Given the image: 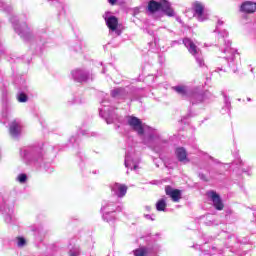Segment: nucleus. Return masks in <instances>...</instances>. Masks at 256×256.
Listing matches in <instances>:
<instances>
[{"label":"nucleus","mask_w":256,"mask_h":256,"mask_svg":"<svg viewBox=\"0 0 256 256\" xmlns=\"http://www.w3.org/2000/svg\"><path fill=\"white\" fill-rule=\"evenodd\" d=\"M128 125L133 129V131L138 133L142 138L144 145L155 149V147H159V145L163 143V140L157 131L145 124H142L139 118L133 116L128 117Z\"/></svg>","instance_id":"1"},{"label":"nucleus","mask_w":256,"mask_h":256,"mask_svg":"<svg viewBox=\"0 0 256 256\" xmlns=\"http://www.w3.org/2000/svg\"><path fill=\"white\" fill-rule=\"evenodd\" d=\"M148 11L150 13H156V11H162L167 17H175V10L171 7V3L167 0L157 2L152 0L148 3Z\"/></svg>","instance_id":"2"},{"label":"nucleus","mask_w":256,"mask_h":256,"mask_svg":"<svg viewBox=\"0 0 256 256\" xmlns=\"http://www.w3.org/2000/svg\"><path fill=\"white\" fill-rule=\"evenodd\" d=\"M183 44L188 49L189 54L195 57L198 67H205V60L203 59L201 49L197 47V44H195V42L190 38H185L183 40Z\"/></svg>","instance_id":"3"},{"label":"nucleus","mask_w":256,"mask_h":256,"mask_svg":"<svg viewBox=\"0 0 256 256\" xmlns=\"http://www.w3.org/2000/svg\"><path fill=\"white\" fill-rule=\"evenodd\" d=\"M115 211H123V206H117L113 202H105L101 208L102 219L107 223L115 221Z\"/></svg>","instance_id":"4"},{"label":"nucleus","mask_w":256,"mask_h":256,"mask_svg":"<svg viewBox=\"0 0 256 256\" xmlns=\"http://www.w3.org/2000/svg\"><path fill=\"white\" fill-rule=\"evenodd\" d=\"M11 23L13 24L14 30L24 39V41H31L33 39V33H31V29L27 26V23L19 24V20L17 17L11 18Z\"/></svg>","instance_id":"5"},{"label":"nucleus","mask_w":256,"mask_h":256,"mask_svg":"<svg viewBox=\"0 0 256 256\" xmlns=\"http://www.w3.org/2000/svg\"><path fill=\"white\" fill-rule=\"evenodd\" d=\"M20 156L24 161H41L43 154L41 153V148H22Z\"/></svg>","instance_id":"6"},{"label":"nucleus","mask_w":256,"mask_h":256,"mask_svg":"<svg viewBox=\"0 0 256 256\" xmlns=\"http://www.w3.org/2000/svg\"><path fill=\"white\" fill-rule=\"evenodd\" d=\"M7 194L0 195V211L4 215V219L7 223H12L13 221V209L9 208L7 205Z\"/></svg>","instance_id":"7"},{"label":"nucleus","mask_w":256,"mask_h":256,"mask_svg":"<svg viewBox=\"0 0 256 256\" xmlns=\"http://www.w3.org/2000/svg\"><path fill=\"white\" fill-rule=\"evenodd\" d=\"M107 27L110 29V33L119 37L121 35V29H119V20L115 16H109V14H105L104 17Z\"/></svg>","instance_id":"8"},{"label":"nucleus","mask_w":256,"mask_h":256,"mask_svg":"<svg viewBox=\"0 0 256 256\" xmlns=\"http://www.w3.org/2000/svg\"><path fill=\"white\" fill-rule=\"evenodd\" d=\"M222 54L223 55L220 57H222L223 59H226L228 63L235 61V55H237V51L231 48V41L225 40V47L223 48Z\"/></svg>","instance_id":"9"},{"label":"nucleus","mask_w":256,"mask_h":256,"mask_svg":"<svg viewBox=\"0 0 256 256\" xmlns=\"http://www.w3.org/2000/svg\"><path fill=\"white\" fill-rule=\"evenodd\" d=\"M125 167L131 169V171H137L139 169V158L135 154H126Z\"/></svg>","instance_id":"10"},{"label":"nucleus","mask_w":256,"mask_h":256,"mask_svg":"<svg viewBox=\"0 0 256 256\" xmlns=\"http://www.w3.org/2000/svg\"><path fill=\"white\" fill-rule=\"evenodd\" d=\"M194 17L198 19L199 21H207L208 16L205 13V6L201 2H195L194 3Z\"/></svg>","instance_id":"11"},{"label":"nucleus","mask_w":256,"mask_h":256,"mask_svg":"<svg viewBox=\"0 0 256 256\" xmlns=\"http://www.w3.org/2000/svg\"><path fill=\"white\" fill-rule=\"evenodd\" d=\"M72 77L74 81H77L78 83H83L87 81L91 77V75L89 74V72L81 69H76L72 71Z\"/></svg>","instance_id":"12"},{"label":"nucleus","mask_w":256,"mask_h":256,"mask_svg":"<svg viewBox=\"0 0 256 256\" xmlns=\"http://www.w3.org/2000/svg\"><path fill=\"white\" fill-rule=\"evenodd\" d=\"M207 196L212 201L215 209H217L218 211H223V202L221 201V197H219V195L216 192L210 191L207 193Z\"/></svg>","instance_id":"13"},{"label":"nucleus","mask_w":256,"mask_h":256,"mask_svg":"<svg viewBox=\"0 0 256 256\" xmlns=\"http://www.w3.org/2000/svg\"><path fill=\"white\" fill-rule=\"evenodd\" d=\"M111 191L116 197L123 198L127 195V186L124 184L114 183L111 185Z\"/></svg>","instance_id":"14"},{"label":"nucleus","mask_w":256,"mask_h":256,"mask_svg":"<svg viewBox=\"0 0 256 256\" xmlns=\"http://www.w3.org/2000/svg\"><path fill=\"white\" fill-rule=\"evenodd\" d=\"M165 193L172 199V201H174V203H179V201H181V190L166 186Z\"/></svg>","instance_id":"15"},{"label":"nucleus","mask_w":256,"mask_h":256,"mask_svg":"<svg viewBox=\"0 0 256 256\" xmlns=\"http://www.w3.org/2000/svg\"><path fill=\"white\" fill-rule=\"evenodd\" d=\"M172 89L175 91V93L180 95V97H189V95H191V89L185 85L174 86Z\"/></svg>","instance_id":"16"},{"label":"nucleus","mask_w":256,"mask_h":256,"mask_svg":"<svg viewBox=\"0 0 256 256\" xmlns=\"http://www.w3.org/2000/svg\"><path fill=\"white\" fill-rule=\"evenodd\" d=\"M240 10L243 13H255L256 12V2H252V1L244 2L241 5Z\"/></svg>","instance_id":"17"},{"label":"nucleus","mask_w":256,"mask_h":256,"mask_svg":"<svg viewBox=\"0 0 256 256\" xmlns=\"http://www.w3.org/2000/svg\"><path fill=\"white\" fill-rule=\"evenodd\" d=\"M9 131H10L11 137H13L14 139H17V137L21 135V125H19V123L14 121L10 124Z\"/></svg>","instance_id":"18"},{"label":"nucleus","mask_w":256,"mask_h":256,"mask_svg":"<svg viewBox=\"0 0 256 256\" xmlns=\"http://www.w3.org/2000/svg\"><path fill=\"white\" fill-rule=\"evenodd\" d=\"M176 157L178 161H181L182 163H189V158H187V150L183 147H179L175 151Z\"/></svg>","instance_id":"19"},{"label":"nucleus","mask_w":256,"mask_h":256,"mask_svg":"<svg viewBox=\"0 0 256 256\" xmlns=\"http://www.w3.org/2000/svg\"><path fill=\"white\" fill-rule=\"evenodd\" d=\"M127 95V92L123 88H114L111 91V96L114 97V99H123Z\"/></svg>","instance_id":"20"},{"label":"nucleus","mask_w":256,"mask_h":256,"mask_svg":"<svg viewBox=\"0 0 256 256\" xmlns=\"http://www.w3.org/2000/svg\"><path fill=\"white\" fill-rule=\"evenodd\" d=\"M221 25H223V21L218 20L216 29H215V33H218V37L225 38V37H227L228 33L225 30H223L222 35H221Z\"/></svg>","instance_id":"21"},{"label":"nucleus","mask_w":256,"mask_h":256,"mask_svg":"<svg viewBox=\"0 0 256 256\" xmlns=\"http://www.w3.org/2000/svg\"><path fill=\"white\" fill-rule=\"evenodd\" d=\"M166 208H167V200L165 198H162L157 201L156 203L157 211H165Z\"/></svg>","instance_id":"22"},{"label":"nucleus","mask_w":256,"mask_h":256,"mask_svg":"<svg viewBox=\"0 0 256 256\" xmlns=\"http://www.w3.org/2000/svg\"><path fill=\"white\" fill-rule=\"evenodd\" d=\"M27 99V94H25L24 92H18L17 100L19 101V103H27Z\"/></svg>","instance_id":"23"},{"label":"nucleus","mask_w":256,"mask_h":256,"mask_svg":"<svg viewBox=\"0 0 256 256\" xmlns=\"http://www.w3.org/2000/svg\"><path fill=\"white\" fill-rule=\"evenodd\" d=\"M70 256H79V248L75 247L69 251Z\"/></svg>","instance_id":"24"},{"label":"nucleus","mask_w":256,"mask_h":256,"mask_svg":"<svg viewBox=\"0 0 256 256\" xmlns=\"http://www.w3.org/2000/svg\"><path fill=\"white\" fill-rule=\"evenodd\" d=\"M18 181H19V183H25V181H27V175L26 174H20L18 176Z\"/></svg>","instance_id":"25"},{"label":"nucleus","mask_w":256,"mask_h":256,"mask_svg":"<svg viewBox=\"0 0 256 256\" xmlns=\"http://www.w3.org/2000/svg\"><path fill=\"white\" fill-rule=\"evenodd\" d=\"M25 238H18V247H25Z\"/></svg>","instance_id":"26"},{"label":"nucleus","mask_w":256,"mask_h":256,"mask_svg":"<svg viewBox=\"0 0 256 256\" xmlns=\"http://www.w3.org/2000/svg\"><path fill=\"white\" fill-rule=\"evenodd\" d=\"M225 109L227 112L231 109V102L229 100H225Z\"/></svg>","instance_id":"27"},{"label":"nucleus","mask_w":256,"mask_h":256,"mask_svg":"<svg viewBox=\"0 0 256 256\" xmlns=\"http://www.w3.org/2000/svg\"><path fill=\"white\" fill-rule=\"evenodd\" d=\"M200 179H202L203 181H207V178H205V176L203 174H199Z\"/></svg>","instance_id":"28"},{"label":"nucleus","mask_w":256,"mask_h":256,"mask_svg":"<svg viewBox=\"0 0 256 256\" xmlns=\"http://www.w3.org/2000/svg\"><path fill=\"white\" fill-rule=\"evenodd\" d=\"M111 5H115L117 3V0H108Z\"/></svg>","instance_id":"29"},{"label":"nucleus","mask_w":256,"mask_h":256,"mask_svg":"<svg viewBox=\"0 0 256 256\" xmlns=\"http://www.w3.org/2000/svg\"><path fill=\"white\" fill-rule=\"evenodd\" d=\"M145 209H146V211H151V207L150 206H146Z\"/></svg>","instance_id":"30"},{"label":"nucleus","mask_w":256,"mask_h":256,"mask_svg":"<svg viewBox=\"0 0 256 256\" xmlns=\"http://www.w3.org/2000/svg\"><path fill=\"white\" fill-rule=\"evenodd\" d=\"M145 218H146V219H150V218H151V216H149V215H146V216H145Z\"/></svg>","instance_id":"31"},{"label":"nucleus","mask_w":256,"mask_h":256,"mask_svg":"<svg viewBox=\"0 0 256 256\" xmlns=\"http://www.w3.org/2000/svg\"><path fill=\"white\" fill-rule=\"evenodd\" d=\"M103 115V110H100V116H102Z\"/></svg>","instance_id":"32"},{"label":"nucleus","mask_w":256,"mask_h":256,"mask_svg":"<svg viewBox=\"0 0 256 256\" xmlns=\"http://www.w3.org/2000/svg\"><path fill=\"white\" fill-rule=\"evenodd\" d=\"M248 101H251V98H248Z\"/></svg>","instance_id":"33"}]
</instances>
